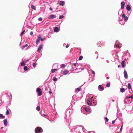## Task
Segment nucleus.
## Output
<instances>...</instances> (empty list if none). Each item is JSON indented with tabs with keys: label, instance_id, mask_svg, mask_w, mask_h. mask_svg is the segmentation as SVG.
<instances>
[{
	"label": "nucleus",
	"instance_id": "obj_26",
	"mask_svg": "<svg viewBox=\"0 0 133 133\" xmlns=\"http://www.w3.org/2000/svg\"><path fill=\"white\" fill-rule=\"evenodd\" d=\"M21 63V66H24L25 65V62L24 61L22 62Z\"/></svg>",
	"mask_w": 133,
	"mask_h": 133
},
{
	"label": "nucleus",
	"instance_id": "obj_17",
	"mask_svg": "<svg viewBox=\"0 0 133 133\" xmlns=\"http://www.w3.org/2000/svg\"><path fill=\"white\" fill-rule=\"evenodd\" d=\"M65 3V2L63 1H60L59 2V5L61 6H63L64 5Z\"/></svg>",
	"mask_w": 133,
	"mask_h": 133
},
{
	"label": "nucleus",
	"instance_id": "obj_8",
	"mask_svg": "<svg viewBox=\"0 0 133 133\" xmlns=\"http://www.w3.org/2000/svg\"><path fill=\"white\" fill-rule=\"evenodd\" d=\"M119 22L121 25H123L125 23V22L123 20V19L120 17L119 18Z\"/></svg>",
	"mask_w": 133,
	"mask_h": 133
},
{
	"label": "nucleus",
	"instance_id": "obj_4",
	"mask_svg": "<svg viewBox=\"0 0 133 133\" xmlns=\"http://www.w3.org/2000/svg\"><path fill=\"white\" fill-rule=\"evenodd\" d=\"M84 110H85L84 112V114L86 115L90 114L91 112V108L89 107H84Z\"/></svg>",
	"mask_w": 133,
	"mask_h": 133
},
{
	"label": "nucleus",
	"instance_id": "obj_56",
	"mask_svg": "<svg viewBox=\"0 0 133 133\" xmlns=\"http://www.w3.org/2000/svg\"><path fill=\"white\" fill-rule=\"evenodd\" d=\"M44 39H45V38H41L40 39L41 41H43L44 40Z\"/></svg>",
	"mask_w": 133,
	"mask_h": 133
},
{
	"label": "nucleus",
	"instance_id": "obj_33",
	"mask_svg": "<svg viewBox=\"0 0 133 133\" xmlns=\"http://www.w3.org/2000/svg\"><path fill=\"white\" fill-rule=\"evenodd\" d=\"M24 70L25 71H26L27 70L28 68V67L26 66H24L23 68Z\"/></svg>",
	"mask_w": 133,
	"mask_h": 133
},
{
	"label": "nucleus",
	"instance_id": "obj_46",
	"mask_svg": "<svg viewBox=\"0 0 133 133\" xmlns=\"http://www.w3.org/2000/svg\"><path fill=\"white\" fill-rule=\"evenodd\" d=\"M49 76L48 77V78L47 79H46V80L45 82H46V83L50 81V80L49 79Z\"/></svg>",
	"mask_w": 133,
	"mask_h": 133
},
{
	"label": "nucleus",
	"instance_id": "obj_12",
	"mask_svg": "<svg viewBox=\"0 0 133 133\" xmlns=\"http://www.w3.org/2000/svg\"><path fill=\"white\" fill-rule=\"evenodd\" d=\"M43 44H40L39 45V46L38 47V48L37 50V51L38 52H40L41 51V49L42 48L43 46Z\"/></svg>",
	"mask_w": 133,
	"mask_h": 133
},
{
	"label": "nucleus",
	"instance_id": "obj_18",
	"mask_svg": "<svg viewBox=\"0 0 133 133\" xmlns=\"http://www.w3.org/2000/svg\"><path fill=\"white\" fill-rule=\"evenodd\" d=\"M3 123L5 126H6L7 125V121L6 119H5L3 120Z\"/></svg>",
	"mask_w": 133,
	"mask_h": 133
},
{
	"label": "nucleus",
	"instance_id": "obj_3",
	"mask_svg": "<svg viewBox=\"0 0 133 133\" xmlns=\"http://www.w3.org/2000/svg\"><path fill=\"white\" fill-rule=\"evenodd\" d=\"M74 130L75 131L78 133H83V126L82 125H77L76 127H74Z\"/></svg>",
	"mask_w": 133,
	"mask_h": 133
},
{
	"label": "nucleus",
	"instance_id": "obj_21",
	"mask_svg": "<svg viewBox=\"0 0 133 133\" xmlns=\"http://www.w3.org/2000/svg\"><path fill=\"white\" fill-rule=\"evenodd\" d=\"M126 9L128 11H130V10L131 9V8L130 6L129 5H128L127 6Z\"/></svg>",
	"mask_w": 133,
	"mask_h": 133
},
{
	"label": "nucleus",
	"instance_id": "obj_10",
	"mask_svg": "<svg viewBox=\"0 0 133 133\" xmlns=\"http://www.w3.org/2000/svg\"><path fill=\"white\" fill-rule=\"evenodd\" d=\"M122 18H124L123 20L124 21L126 22L128 19V17L127 16H125V15L124 14H123L122 15Z\"/></svg>",
	"mask_w": 133,
	"mask_h": 133
},
{
	"label": "nucleus",
	"instance_id": "obj_58",
	"mask_svg": "<svg viewBox=\"0 0 133 133\" xmlns=\"http://www.w3.org/2000/svg\"><path fill=\"white\" fill-rule=\"evenodd\" d=\"M49 10L50 11H52V10H53V9H52V8H51V7H50L49 8Z\"/></svg>",
	"mask_w": 133,
	"mask_h": 133
},
{
	"label": "nucleus",
	"instance_id": "obj_6",
	"mask_svg": "<svg viewBox=\"0 0 133 133\" xmlns=\"http://www.w3.org/2000/svg\"><path fill=\"white\" fill-rule=\"evenodd\" d=\"M121 45V44L119 43L118 41L117 40L115 43L114 47L116 48H120L122 46Z\"/></svg>",
	"mask_w": 133,
	"mask_h": 133
},
{
	"label": "nucleus",
	"instance_id": "obj_36",
	"mask_svg": "<svg viewBox=\"0 0 133 133\" xmlns=\"http://www.w3.org/2000/svg\"><path fill=\"white\" fill-rule=\"evenodd\" d=\"M82 97H78L77 98H76V101L79 100L80 99H81L82 98Z\"/></svg>",
	"mask_w": 133,
	"mask_h": 133
},
{
	"label": "nucleus",
	"instance_id": "obj_48",
	"mask_svg": "<svg viewBox=\"0 0 133 133\" xmlns=\"http://www.w3.org/2000/svg\"><path fill=\"white\" fill-rule=\"evenodd\" d=\"M42 18L41 17H39L38 19V20L39 21H42Z\"/></svg>",
	"mask_w": 133,
	"mask_h": 133
},
{
	"label": "nucleus",
	"instance_id": "obj_9",
	"mask_svg": "<svg viewBox=\"0 0 133 133\" xmlns=\"http://www.w3.org/2000/svg\"><path fill=\"white\" fill-rule=\"evenodd\" d=\"M82 86V85H81L79 86V87L75 88V89L74 92L75 93H77L81 91L82 90L81 87Z\"/></svg>",
	"mask_w": 133,
	"mask_h": 133
},
{
	"label": "nucleus",
	"instance_id": "obj_28",
	"mask_svg": "<svg viewBox=\"0 0 133 133\" xmlns=\"http://www.w3.org/2000/svg\"><path fill=\"white\" fill-rule=\"evenodd\" d=\"M65 66V65L64 64H62L60 65V68H63Z\"/></svg>",
	"mask_w": 133,
	"mask_h": 133
},
{
	"label": "nucleus",
	"instance_id": "obj_5",
	"mask_svg": "<svg viewBox=\"0 0 133 133\" xmlns=\"http://www.w3.org/2000/svg\"><path fill=\"white\" fill-rule=\"evenodd\" d=\"M43 131L42 129L40 127H37L35 130V133H42Z\"/></svg>",
	"mask_w": 133,
	"mask_h": 133
},
{
	"label": "nucleus",
	"instance_id": "obj_30",
	"mask_svg": "<svg viewBox=\"0 0 133 133\" xmlns=\"http://www.w3.org/2000/svg\"><path fill=\"white\" fill-rule=\"evenodd\" d=\"M40 39L37 38L36 42V44L37 45L38 44L39 42L40 41Z\"/></svg>",
	"mask_w": 133,
	"mask_h": 133
},
{
	"label": "nucleus",
	"instance_id": "obj_40",
	"mask_svg": "<svg viewBox=\"0 0 133 133\" xmlns=\"http://www.w3.org/2000/svg\"><path fill=\"white\" fill-rule=\"evenodd\" d=\"M64 16L63 15H62L59 16V19H61L64 18Z\"/></svg>",
	"mask_w": 133,
	"mask_h": 133
},
{
	"label": "nucleus",
	"instance_id": "obj_25",
	"mask_svg": "<svg viewBox=\"0 0 133 133\" xmlns=\"http://www.w3.org/2000/svg\"><path fill=\"white\" fill-rule=\"evenodd\" d=\"M28 46V45L27 44H26L24 45L22 48V49L23 50L26 47H27Z\"/></svg>",
	"mask_w": 133,
	"mask_h": 133
},
{
	"label": "nucleus",
	"instance_id": "obj_35",
	"mask_svg": "<svg viewBox=\"0 0 133 133\" xmlns=\"http://www.w3.org/2000/svg\"><path fill=\"white\" fill-rule=\"evenodd\" d=\"M9 111L7 109H6V115H9Z\"/></svg>",
	"mask_w": 133,
	"mask_h": 133
},
{
	"label": "nucleus",
	"instance_id": "obj_63",
	"mask_svg": "<svg viewBox=\"0 0 133 133\" xmlns=\"http://www.w3.org/2000/svg\"><path fill=\"white\" fill-rule=\"evenodd\" d=\"M97 45L98 46V47L100 46L99 44H97Z\"/></svg>",
	"mask_w": 133,
	"mask_h": 133
},
{
	"label": "nucleus",
	"instance_id": "obj_51",
	"mask_svg": "<svg viewBox=\"0 0 133 133\" xmlns=\"http://www.w3.org/2000/svg\"><path fill=\"white\" fill-rule=\"evenodd\" d=\"M91 72L92 73V74H93L94 75H95V72L94 71L92 70H91Z\"/></svg>",
	"mask_w": 133,
	"mask_h": 133
},
{
	"label": "nucleus",
	"instance_id": "obj_20",
	"mask_svg": "<svg viewBox=\"0 0 133 133\" xmlns=\"http://www.w3.org/2000/svg\"><path fill=\"white\" fill-rule=\"evenodd\" d=\"M128 89L129 90L131 89V90L132 92H133L132 89H131V85L130 83H128Z\"/></svg>",
	"mask_w": 133,
	"mask_h": 133
},
{
	"label": "nucleus",
	"instance_id": "obj_7",
	"mask_svg": "<svg viewBox=\"0 0 133 133\" xmlns=\"http://www.w3.org/2000/svg\"><path fill=\"white\" fill-rule=\"evenodd\" d=\"M36 92L39 96H41L42 94V92L41 91V89L38 87L36 89Z\"/></svg>",
	"mask_w": 133,
	"mask_h": 133
},
{
	"label": "nucleus",
	"instance_id": "obj_55",
	"mask_svg": "<svg viewBox=\"0 0 133 133\" xmlns=\"http://www.w3.org/2000/svg\"><path fill=\"white\" fill-rule=\"evenodd\" d=\"M83 132H84V133H87V131H86L85 130H84V129Z\"/></svg>",
	"mask_w": 133,
	"mask_h": 133
},
{
	"label": "nucleus",
	"instance_id": "obj_31",
	"mask_svg": "<svg viewBox=\"0 0 133 133\" xmlns=\"http://www.w3.org/2000/svg\"><path fill=\"white\" fill-rule=\"evenodd\" d=\"M36 110L38 111H39L40 109V108L39 106H37L36 108Z\"/></svg>",
	"mask_w": 133,
	"mask_h": 133
},
{
	"label": "nucleus",
	"instance_id": "obj_19",
	"mask_svg": "<svg viewBox=\"0 0 133 133\" xmlns=\"http://www.w3.org/2000/svg\"><path fill=\"white\" fill-rule=\"evenodd\" d=\"M125 62L124 61H123L121 62V65L123 68H124L125 67Z\"/></svg>",
	"mask_w": 133,
	"mask_h": 133
},
{
	"label": "nucleus",
	"instance_id": "obj_50",
	"mask_svg": "<svg viewBox=\"0 0 133 133\" xmlns=\"http://www.w3.org/2000/svg\"><path fill=\"white\" fill-rule=\"evenodd\" d=\"M41 35H39L38 36L37 38L40 39L41 38Z\"/></svg>",
	"mask_w": 133,
	"mask_h": 133
},
{
	"label": "nucleus",
	"instance_id": "obj_60",
	"mask_svg": "<svg viewBox=\"0 0 133 133\" xmlns=\"http://www.w3.org/2000/svg\"><path fill=\"white\" fill-rule=\"evenodd\" d=\"M49 93L50 94H51L52 93V92L50 90L49 91Z\"/></svg>",
	"mask_w": 133,
	"mask_h": 133
},
{
	"label": "nucleus",
	"instance_id": "obj_41",
	"mask_svg": "<svg viewBox=\"0 0 133 133\" xmlns=\"http://www.w3.org/2000/svg\"><path fill=\"white\" fill-rule=\"evenodd\" d=\"M0 117H1L2 118L4 119L5 118V116H3L2 114H0Z\"/></svg>",
	"mask_w": 133,
	"mask_h": 133
},
{
	"label": "nucleus",
	"instance_id": "obj_27",
	"mask_svg": "<svg viewBox=\"0 0 133 133\" xmlns=\"http://www.w3.org/2000/svg\"><path fill=\"white\" fill-rule=\"evenodd\" d=\"M125 90L124 88H122L120 90V92L122 93H123L125 91Z\"/></svg>",
	"mask_w": 133,
	"mask_h": 133
},
{
	"label": "nucleus",
	"instance_id": "obj_54",
	"mask_svg": "<svg viewBox=\"0 0 133 133\" xmlns=\"http://www.w3.org/2000/svg\"><path fill=\"white\" fill-rule=\"evenodd\" d=\"M30 35H33V32L32 31H31L30 32Z\"/></svg>",
	"mask_w": 133,
	"mask_h": 133
},
{
	"label": "nucleus",
	"instance_id": "obj_45",
	"mask_svg": "<svg viewBox=\"0 0 133 133\" xmlns=\"http://www.w3.org/2000/svg\"><path fill=\"white\" fill-rule=\"evenodd\" d=\"M83 106H82V107L81 108V112L82 113H83Z\"/></svg>",
	"mask_w": 133,
	"mask_h": 133
},
{
	"label": "nucleus",
	"instance_id": "obj_22",
	"mask_svg": "<svg viewBox=\"0 0 133 133\" xmlns=\"http://www.w3.org/2000/svg\"><path fill=\"white\" fill-rule=\"evenodd\" d=\"M69 73V71L67 70H65L63 72V75H65Z\"/></svg>",
	"mask_w": 133,
	"mask_h": 133
},
{
	"label": "nucleus",
	"instance_id": "obj_64",
	"mask_svg": "<svg viewBox=\"0 0 133 133\" xmlns=\"http://www.w3.org/2000/svg\"><path fill=\"white\" fill-rule=\"evenodd\" d=\"M120 66L119 65H118V67L119 68Z\"/></svg>",
	"mask_w": 133,
	"mask_h": 133
},
{
	"label": "nucleus",
	"instance_id": "obj_15",
	"mask_svg": "<svg viewBox=\"0 0 133 133\" xmlns=\"http://www.w3.org/2000/svg\"><path fill=\"white\" fill-rule=\"evenodd\" d=\"M54 32H57L59 31V29L58 27H56L54 28Z\"/></svg>",
	"mask_w": 133,
	"mask_h": 133
},
{
	"label": "nucleus",
	"instance_id": "obj_37",
	"mask_svg": "<svg viewBox=\"0 0 133 133\" xmlns=\"http://www.w3.org/2000/svg\"><path fill=\"white\" fill-rule=\"evenodd\" d=\"M18 71L20 72L21 71V67L20 66H19L18 67Z\"/></svg>",
	"mask_w": 133,
	"mask_h": 133
},
{
	"label": "nucleus",
	"instance_id": "obj_52",
	"mask_svg": "<svg viewBox=\"0 0 133 133\" xmlns=\"http://www.w3.org/2000/svg\"><path fill=\"white\" fill-rule=\"evenodd\" d=\"M116 119H115V120L112 121V124H114V123H115V121H116Z\"/></svg>",
	"mask_w": 133,
	"mask_h": 133
},
{
	"label": "nucleus",
	"instance_id": "obj_49",
	"mask_svg": "<svg viewBox=\"0 0 133 133\" xmlns=\"http://www.w3.org/2000/svg\"><path fill=\"white\" fill-rule=\"evenodd\" d=\"M122 127H123V125H122L120 128V131L121 132L122 130Z\"/></svg>",
	"mask_w": 133,
	"mask_h": 133
},
{
	"label": "nucleus",
	"instance_id": "obj_38",
	"mask_svg": "<svg viewBox=\"0 0 133 133\" xmlns=\"http://www.w3.org/2000/svg\"><path fill=\"white\" fill-rule=\"evenodd\" d=\"M106 87H109L110 86V82L106 84Z\"/></svg>",
	"mask_w": 133,
	"mask_h": 133
},
{
	"label": "nucleus",
	"instance_id": "obj_23",
	"mask_svg": "<svg viewBox=\"0 0 133 133\" xmlns=\"http://www.w3.org/2000/svg\"><path fill=\"white\" fill-rule=\"evenodd\" d=\"M74 127H69V128L71 130V132H72L73 131L75 130H74Z\"/></svg>",
	"mask_w": 133,
	"mask_h": 133
},
{
	"label": "nucleus",
	"instance_id": "obj_32",
	"mask_svg": "<svg viewBox=\"0 0 133 133\" xmlns=\"http://www.w3.org/2000/svg\"><path fill=\"white\" fill-rule=\"evenodd\" d=\"M126 98H131V99H133V95H131V96L127 97Z\"/></svg>",
	"mask_w": 133,
	"mask_h": 133
},
{
	"label": "nucleus",
	"instance_id": "obj_29",
	"mask_svg": "<svg viewBox=\"0 0 133 133\" xmlns=\"http://www.w3.org/2000/svg\"><path fill=\"white\" fill-rule=\"evenodd\" d=\"M31 8L32 9H33L34 10H36V7L35 6L32 5H31Z\"/></svg>",
	"mask_w": 133,
	"mask_h": 133
},
{
	"label": "nucleus",
	"instance_id": "obj_11",
	"mask_svg": "<svg viewBox=\"0 0 133 133\" xmlns=\"http://www.w3.org/2000/svg\"><path fill=\"white\" fill-rule=\"evenodd\" d=\"M56 16L54 15H50L48 17V18L50 19H52L56 18Z\"/></svg>",
	"mask_w": 133,
	"mask_h": 133
},
{
	"label": "nucleus",
	"instance_id": "obj_47",
	"mask_svg": "<svg viewBox=\"0 0 133 133\" xmlns=\"http://www.w3.org/2000/svg\"><path fill=\"white\" fill-rule=\"evenodd\" d=\"M104 118H105V120L107 122H108V120H109V119H108V118H107L106 117H105Z\"/></svg>",
	"mask_w": 133,
	"mask_h": 133
},
{
	"label": "nucleus",
	"instance_id": "obj_13",
	"mask_svg": "<svg viewBox=\"0 0 133 133\" xmlns=\"http://www.w3.org/2000/svg\"><path fill=\"white\" fill-rule=\"evenodd\" d=\"M98 89L99 90L102 91L104 89V88L101 85H99L98 87Z\"/></svg>",
	"mask_w": 133,
	"mask_h": 133
},
{
	"label": "nucleus",
	"instance_id": "obj_14",
	"mask_svg": "<svg viewBox=\"0 0 133 133\" xmlns=\"http://www.w3.org/2000/svg\"><path fill=\"white\" fill-rule=\"evenodd\" d=\"M125 4V3L124 2H122L121 3V8L122 9H124Z\"/></svg>",
	"mask_w": 133,
	"mask_h": 133
},
{
	"label": "nucleus",
	"instance_id": "obj_42",
	"mask_svg": "<svg viewBox=\"0 0 133 133\" xmlns=\"http://www.w3.org/2000/svg\"><path fill=\"white\" fill-rule=\"evenodd\" d=\"M25 30H23L21 33L20 34V36H22L24 34V32H25Z\"/></svg>",
	"mask_w": 133,
	"mask_h": 133
},
{
	"label": "nucleus",
	"instance_id": "obj_62",
	"mask_svg": "<svg viewBox=\"0 0 133 133\" xmlns=\"http://www.w3.org/2000/svg\"><path fill=\"white\" fill-rule=\"evenodd\" d=\"M122 11V12H123V11H122V10H119V12H118V14L119 13V12H120V11Z\"/></svg>",
	"mask_w": 133,
	"mask_h": 133
},
{
	"label": "nucleus",
	"instance_id": "obj_43",
	"mask_svg": "<svg viewBox=\"0 0 133 133\" xmlns=\"http://www.w3.org/2000/svg\"><path fill=\"white\" fill-rule=\"evenodd\" d=\"M83 58V57L82 56H79V58L78 59L79 60H81Z\"/></svg>",
	"mask_w": 133,
	"mask_h": 133
},
{
	"label": "nucleus",
	"instance_id": "obj_34",
	"mask_svg": "<svg viewBox=\"0 0 133 133\" xmlns=\"http://www.w3.org/2000/svg\"><path fill=\"white\" fill-rule=\"evenodd\" d=\"M36 65L37 63L36 62L33 63L32 64L34 68L36 67Z\"/></svg>",
	"mask_w": 133,
	"mask_h": 133
},
{
	"label": "nucleus",
	"instance_id": "obj_44",
	"mask_svg": "<svg viewBox=\"0 0 133 133\" xmlns=\"http://www.w3.org/2000/svg\"><path fill=\"white\" fill-rule=\"evenodd\" d=\"M53 80L54 81H56L57 80V79L56 77H54L53 79Z\"/></svg>",
	"mask_w": 133,
	"mask_h": 133
},
{
	"label": "nucleus",
	"instance_id": "obj_39",
	"mask_svg": "<svg viewBox=\"0 0 133 133\" xmlns=\"http://www.w3.org/2000/svg\"><path fill=\"white\" fill-rule=\"evenodd\" d=\"M41 115L42 117H45L46 116V115L45 114H44L43 113H41Z\"/></svg>",
	"mask_w": 133,
	"mask_h": 133
},
{
	"label": "nucleus",
	"instance_id": "obj_53",
	"mask_svg": "<svg viewBox=\"0 0 133 133\" xmlns=\"http://www.w3.org/2000/svg\"><path fill=\"white\" fill-rule=\"evenodd\" d=\"M69 46V45L68 44H67L65 46L66 48H68Z\"/></svg>",
	"mask_w": 133,
	"mask_h": 133
},
{
	"label": "nucleus",
	"instance_id": "obj_16",
	"mask_svg": "<svg viewBox=\"0 0 133 133\" xmlns=\"http://www.w3.org/2000/svg\"><path fill=\"white\" fill-rule=\"evenodd\" d=\"M124 77L125 79H127L128 78V75L127 71L124 70Z\"/></svg>",
	"mask_w": 133,
	"mask_h": 133
},
{
	"label": "nucleus",
	"instance_id": "obj_24",
	"mask_svg": "<svg viewBox=\"0 0 133 133\" xmlns=\"http://www.w3.org/2000/svg\"><path fill=\"white\" fill-rule=\"evenodd\" d=\"M58 70V69H52L51 70V72L52 73H54L55 71Z\"/></svg>",
	"mask_w": 133,
	"mask_h": 133
},
{
	"label": "nucleus",
	"instance_id": "obj_1",
	"mask_svg": "<svg viewBox=\"0 0 133 133\" xmlns=\"http://www.w3.org/2000/svg\"><path fill=\"white\" fill-rule=\"evenodd\" d=\"M85 100L87 104L89 106H95L97 104V99L92 94L87 95Z\"/></svg>",
	"mask_w": 133,
	"mask_h": 133
},
{
	"label": "nucleus",
	"instance_id": "obj_57",
	"mask_svg": "<svg viewBox=\"0 0 133 133\" xmlns=\"http://www.w3.org/2000/svg\"><path fill=\"white\" fill-rule=\"evenodd\" d=\"M43 104V106L45 107L46 106V105H45L46 103H45Z\"/></svg>",
	"mask_w": 133,
	"mask_h": 133
},
{
	"label": "nucleus",
	"instance_id": "obj_61",
	"mask_svg": "<svg viewBox=\"0 0 133 133\" xmlns=\"http://www.w3.org/2000/svg\"><path fill=\"white\" fill-rule=\"evenodd\" d=\"M73 64V65H74V66H76V65L77 64H76V63H74Z\"/></svg>",
	"mask_w": 133,
	"mask_h": 133
},
{
	"label": "nucleus",
	"instance_id": "obj_59",
	"mask_svg": "<svg viewBox=\"0 0 133 133\" xmlns=\"http://www.w3.org/2000/svg\"><path fill=\"white\" fill-rule=\"evenodd\" d=\"M55 66H57V64H54L53 65L52 67H53Z\"/></svg>",
	"mask_w": 133,
	"mask_h": 133
},
{
	"label": "nucleus",
	"instance_id": "obj_2",
	"mask_svg": "<svg viewBox=\"0 0 133 133\" xmlns=\"http://www.w3.org/2000/svg\"><path fill=\"white\" fill-rule=\"evenodd\" d=\"M73 111L72 109H67L65 112V115L64 118L65 119H68V121L66 120V122H70L69 119L70 118V115L73 113Z\"/></svg>",
	"mask_w": 133,
	"mask_h": 133
}]
</instances>
